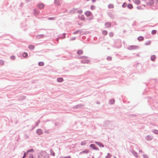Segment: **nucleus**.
I'll return each instance as SVG.
<instances>
[{"label": "nucleus", "mask_w": 158, "mask_h": 158, "mask_svg": "<svg viewBox=\"0 0 158 158\" xmlns=\"http://www.w3.org/2000/svg\"><path fill=\"white\" fill-rule=\"evenodd\" d=\"M80 58L81 62L83 63H88L89 62V60L86 56H82Z\"/></svg>", "instance_id": "1"}, {"label": "nucleus", "mask_w": 158, "mask_h": 158, "mask_svg": "<svg viewBox=\"0 0 158 158\" xmlns=\"http://www.w3.org/2000/svg\"><path fill=\"white\" fill-rule=\"evenodd\" d=\"M40 9H43L44 7V5L42 3H39L37 6Z\"/></svg>", "instance_id": "2"}, {"label": "nucleus", "mask_w": 158, "mask_h": 158, "mask_svg": "<svg viewBox=\"0 0 158 158\" xmlns=\"http://www.w3.org/2000/svg\"><path fill=\"white\" fill-rule=\"evenodd\" d=\"M36 132L38 135H40L43 133V131L41 129H38L37 130Z\"/></svg>", "instance_id": "3"}, {"label": "nucleus", "mask_w": 158, "mask_h": 158, "mask_svg": "<svg viewBox=\"0 0 158 158\" xmlns=\"http://www.w3.org/2000/svg\"><path fill=\"white\" fill-rule=\"evenodd\" d=\"M91 14V12L89 11H87L85 12V15L87 16H90Z\"/></svg>", "instance_id": "4"}, {"label": "nucleus", "mask_w": 158, "mask_h": 158, "mask_svg": "<svg viewBox=\"0 0 158 158\" xmlns=\"http://www.w3.org/2000/svg\"><path fill=\"white\" fill-rule=\"evenodd\" d=\"M91 147L93 148V149L94 150H97L98 149L96 148L95 146V145L94 144H91L90 145V146Z\"/></svg>", "instance_id": "5"}, {"label": "nucleus", "mask_w": 158, "mask_h": 158, "mask_svg": "<svg viewBox=\"0 0 158 158\" xmlns=\"http://www.w3.org/2000/svg\"><path fill=\"white\" fill-rule=\"evenodd\" d=\"M105 25L106 27H109L111 26V24L110 23L107 22L105 23Z\"/></svg>", "instance_id": "6"}, {"label": "nucleus", "mask_w": 158, "mask_h": 158, "mask_svg": "<svg viewBox=\"0 0 158 158\" xmlns=\"http://www.w3.org/2000/svg\"><path fill=\"white\" fill-rule=\"evenodd\" d=\"M152 139V137L149 135H148V136H147L146 137V139L148 140H151Z\"/></svg>", "instance_id": "7"}, {"label": "nucleus", "mask_w": 158, "mask_h": 158, "mask_svg": "<svg viewBox=\"0 0 158 158\" xmlns=\"http://www.w3.org/2000/svg\"><path fill=\"white\" fill-rule=\"evenodd\" d=\"M96 143H97L100 147H103L104 146L101 143L97 142H96Z\"/></svg>", "instance_id": "8"}, {"label": "nucleus", "mask_w": 158, "mask_h": 158, "mask_svg": "<svg viewBox=\"0 0 158 158\" xmlns=\"http://www.w3.org/2000/svg\"><path fill=\"white\" fill-rule=\"evenodd\" d=\"M28 48L32 50L34 49L35 47L32 45H30L29 46Z\"/></svg>", "instance_id": "9"}, {"label": "nucleus", "mask_w": 158, "mask_h": 158, "mask_svg": "<svg viewBox=\"0 0 158 158\" xmlns=\"http://www.w3.org/2000/svg\"><path fill=\"white\" fill-rule=\"evenodd\" d=\"M63 80V79L62 78H59L57 79V81L59 82H61Z\"/></svg>", "instance_id": "10"}, {"label": "nucleus", "mask_w": 158, "mask_h": 158, "mask_svg": "<svg viewBox=\"0 0 158 158\" xmlns=\"http://www.w3.org/2000/svg\"><path fill=\"white\" fill-rule=\"evenodd\" d=\"M108 7L110 9L113 8L114 7V6L113 4H110L109 5Z\"/></svg>", "instance_id": "11"}, {"label": "nucleus", "mask_w": 158, "mask_h": 158, "mask_svg": "<svg viewBox=\"0 0 158 158\" xmlns=\"http://www.w3.org/2000/svg\"><path fill=\"white\" fill-rule=\"evenodd\" d=\"M138 39L139 40L142 41L143 40V36H140L138 37Z\"/></svg>", "instance_id": "12"}, {"label": "nucleus", "mask_w": 158, "mask_h": 158, "mask_svg": "<svg viewBox=\"0 0 158 158\" xmlns=\"http://www.w3.org/2000/svg\"><path fill=\"white\" fill-rule=\"evenodd\" d=\"M127 7L129 8L130 9H131L133 7V6L131 4H129L127 5Z\"/></svg>", "instance_id": "13"}, {"label": "nucleus", "mask_w": 158, "mask_h": 158, "mask_svg": "<svg viewBox=\"0 0 158 158\" xmlns=\"http://www.w3.org/2000/svg\"><path fill=\"white\" fill-rule=\"evenodd\" d=\"M38 64L39 66H43L44 65V63L43 62H40Z\"/></svg>", "instance_id": "14"}, {"label": "nucleus", "mask_w": 158, "mask_h": 158, "mask_svg": "<svg viewBox=\"0 0 158 158\" xmlns=\"http://www.w3.org/2000/svg\"><path fill=\"white\" fill-rule=\"evenodd\" d=\"M156 58L155 56L154 55H152L151 57V59L152 61L154 60Z\"/></svg>", "instance_id": "15"}, {"label": "nucleus", "mask_w": 158, "mask_h": 158, "mask_svg": "<svg viewBox=\"0 0 158 158\" xmlns=\"http://www.w3.org/2000/svg\"><path fill=\"white\" fill-rule=\"evenodd\" d=\"M27 54L26 52H24L23 54V56L25 57H27Z\"/></svg>", "instance_id": "16"}, {"label": "nucleus", "mask_w": 158, "mask_h": 158, "mask_svg": "<svg viewBox=\"0 0 158 158\" xmlns=\"http://www.w3.org/2000/svg\"><path fill=\"white\" fill-rule=\"evenodd\" d=\"M107 33V32L106 31H104L102 32V34L104 35H106Z\"/></svg>", "instance_id": "17"}, {"label": "nucleus", "mask_w": 158, "mask_h": 158, "mask_svg": "<svg viewBox=\"0 0 158 158\" xmlns=\"http://www.w3.org/2000/svg\"><path fill=\"white\" fill-rule=\"evenodd\" d=\"M150 43L151 41L150 40H148L145 43V44L146 45H148L150 44Z\"/></svg>", "instance_id": "18"}, {"label": "nucleus", "mask_w": 158, "mask_h": 158, "mask_svg": "<svg viewBox=\"0 0 158 158\" xmlns=\"http://www.w3.org/2000/svg\"><path fill=\"white\" fill-rule=\"evenodd\" d=\"M55 3L56 4L58 5H59L60 4V2L57 0H56L55 1Z\"/></svg>", "instance_id": "19"}, {"label": "nucleus", "mask_w": 158, "mask_h": 158, "mask_svg": "<svg viewBox=\"0 0 158 158\" xmlns=\"http://www.w3.org/2000/svg\"><path fill=\"white\" fill-rule=\"evenodd\" d=\"M95 8V6L94 5H92L90 7V9L92 10H94Z\"/></svg>", "instance_id": "20"}, {"label": "nucleus", "mask_w": 158, "mask_h": 158, "mask_svg": "<svg viewBox=\"0 0 158 158\" xmlns=\"http://www.w3.org/2000/svg\"><path fill=\"white\" fill-rule=\"evenodd\" d=\"M156 33V31L155 30H152V34H155Z\"/></svg>", "instance_id": "21"}, {"label": "nucleus", "mask_w": 158, "mask_h": 158, "mask_svg": "<svg viewBox=\"0 0 158 158\" xmlns=\"http://www.w3.org/2000/svg\"><path fill=\"white\" fill-rule=\"evenodd\" d=\"M114 102V99H111L110 101V102L111 104H113Z\"/></svg>", "instance_id": "22"}, {"label": "nucleus", "mask_w": 158, "mask_h": 158, "mask_svg": "<svg viewBox=\"0 0 158 158\" xmlns=\"http://www.w3.org/2000/svg\"><path fill=\"white\" fill-rule=\"evenodd\" d=\"M153 132L156 134L158 135V131L154 130L153 131Z\"/></svg>", "instance_id": "23"}, {"label": "nucleus", "mask_w": 158, "mask_h": 158, "mask_svg": "<svg viewBox=\"0 0 158 158\" xmlns=\"http://www.w3.org/2000/svg\"><path fill=\"white\" fill-rule=\"evenodd\" d=\"M81 19L82 20H84L85 19V17L83 15L81 16Z\"/></svg>", "instance_id": "24"}, {"label": "nucleus", "mask_w": 158, "mask_h": 158, "mask_svg": "<svg viewBox=\"0 0 158 158\" xmlns=\"http://www.w3.org/2000/svg\"><path fill=\"white\" fill-rule=\"evenodd\" d=\"M33 150L32 149H31L30 150H28L27 151V152H33Z\"/></svg>", "instance_id": "25"}, {"label": "nucleus", "mask_w": 158, "mask_h": 158, "mask_svg": "<svg viewBox=\"0 0 158 158\" xmlns=\"http://www.w3.org/2000/svg\"><path fill=\"white\" fill-rule=\"evenodd\" d=\"M135 3L137 4H139V3H140V2L139 0H137L136 1H135Z\"/></svg>", "instance_id": "26"}, {"label": "nucleus", "mask_w": 158, "mask_h": 158, "mask_svg": "<svg viewBox=\"0 0 158 158\" xmlns=\"http://www.w3.org/2000/svg\"><path fill=\"white\" fill-rule=\"evenodd\" d=\"M109 35L111 37L113 36V33L112 32H110L109 33Z\"/></svg>", "instance_id": "27"}, {"label": "nucleus", "mask_w": 158, "mask_h": 158, "mask_svg": "<svg viewBox=\"0 0 158 158\" xmlns=\"http://www.w3.org/2000/svg\"><path fill=\"white\" fill-rule=\"evenodd\" d=\"M85 142H82L81 143V145H85Z\"/></svg>", "instance_id": "28"}, {"label": "nucleus", "mask_w": 158, "mask_h": 158, "mask_svg": "<svg viewBox=\"0 0 158 158\" xmlns=\"http://www.w3.org/2000/svg\"><path fill=\"white\" fill-rule=\"evenodd\" d=\"M15 57L14 56H12L11 57V58L12 59L14 60L15 59Z\"/></svg>", "instance_id": "29"}, {"label": "nucleus", "mask_w": 158, "mask_h": 158, "mask_svg": "<svg viewBox=\"0 0 158 158\" xmlns=\"http://www.w3.org/2000/svg\"><path fill=\"white\" fill-rule=\"evenodd\" d=\"M83 53V51L82 50H80V54H82Z\"/></svg>", "instance_id": "30"}, {"label": "nucleus", "mask_w": 158, "mask_h": 158, "mask_svg": "<svg viewBox=\"0 0 158 158\" xmlns=\"http://www.w3.org/2000/svg\"><path fill=\"white\" fill-rule=\"evenodd\" d=\"M26 154V153H24V156H23V157L22 158H24V157H25V155Z\"/></svg>", "instance_id": "31"}, {"label": "nucleus", "mask_w": 158, "mask_h": 158, "mask_svg": "<svg viewBox=\"0 0 158 158\" xmlns=\"http://www.w3.org/2000/svg\"><path fill=\"white\" fill-rule=\"evenodd\" d=\"M52 155L53 156H54L55 155V153H52Z\"/></svg>", "instance_id": "32"}, {"label": "nucleus", "mask_w": 158, "mask_h": 158, "mask_svg": "<svg viewBox=\"0 0 158 158\" xmlns=\"http://www.w3.org/2000/svg\"><path fill=\"white\" fill-rule=\"evenodd\" d=\"M92 2H95L96 1V0H92Z\"/></svg>", "instance_id": "33"}, {"label": "nucleus", "mask_w": 158, "mask_h": 158, "mask_svg": "<svg viewBox=\"0 0 158 158\" xmlns=\"http://www.w3.org/2000/svg\"><path fill=\"white\" fill-rule=\"evenodd\" d=\"M64 158H70V157H65Z\"/></svg>", "instance_id": "34"}, {"label": "nucleus", "mask_w": 158, "mask_h": 158, "mask_svg": "<svg viewBox=\"0 0 158 158\" xmlns=\"http://www.w3.org/2000/svg\"><path fill=\"white\" fill-rule=\"evenodd\" d=\"M123 7H125V6H124V4H123Z\"/></svg>", "instance_id": "35"}, {"label": "nucleus", "mask_w": 158, "mask_h": 158, "mask_svg": "<svg viewBox=\"0 0 158 158\" xmlns=\"http://www.w3.org/2000/svg\"><path fill=\"white\" fill-rule=\"evenodd\" d=\"M79 52V51H77V53H78V54Z\"/></svg>", "instance_id": "36"}]
</instances>
